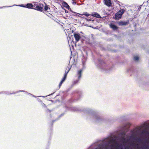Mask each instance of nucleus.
Instances as JSON below:
<instances>
[{
    "mask_svg": "<svg viewBox=\"0 0 149 149\" xmlns=\"http://www.w3.org/2000/svg\"><path fill=\"white\" fill-rule=\"evenodd\" d=\"M66 110L71 111H80L83 112L87 115V118L93 121L99 123L102 122L103 119L99 115L98 113L95 110L89 108H83L78 109L74 107H65Z\"/></svg>",
    "mask_w": 149,
    "mask_h": 149,
    "instance_id": "nucleus-1",
    "label": "nucleus"
},
{
    "mask_svg": "<svg viewBox=\"0 0 149 149\" xmlns=\"http://www.w3.org/2000/svg\"><path fill=\"white\" fill-rule=\"evenodd\" d=\"M98 64L96 65L102 71L106 73H109L113 68L112 67L108 68L105 62L100 59L98 60Z\"/></svg>",
    "mask_w": 149,
    "mask_h": 149,
    "instance_id": "nucleus-2",
    "label": "nucleus"
},
{
    "mask_svg": "<svg viewBox=\"0 0 149 149\" xmlns=\"http://www.w3.org/2000/svg\"><path fill=\"white\" fill-rule=\"evenodd\" d=\"M82 70H78L77 72V75L78 76V79L74 81L72 83V85L74 86L77 84L80 79L81 76Z\"/></svg>",
    "mask_w": 149,
    "mask_h": 149,
    "instance_id": "nucleus-3",
    "label": "nucleus"
},
{
    "mask_svg": "<svg viewBox=\"0 0 149 149\" xmlns=\"http://www.w3.org/2000/svg\"><path fill=\"white\" fill-rule=\"evenodd\" d=\"M43 5L41 3H39L38 4L35 5V8H34V9L38 11L42 12L43 10Z\"/></svg>",
    "mask_w": 149,
    "mask_h": 149,
    "instance_id": "nucleus-4",
    "label": "nucleus"
},
{
    "mask_svg": "<svg viewBox=\"0 0 149 149\" xmlns=\"http://www.w3.org/2000/svg\"><path fill=\"white\" fill-rule=\"evenodd\" d=\"M129 23V21L127 20L126 21H121L119 22L118 24L120 26H126Z\"/></svg>",
    "mask_w": 149,
    "mask_h": 149,
    "instance_id": "nucleus-5",
    "label": "nucleus"
},
{
    "mask_svg": "<svg viewBox=\"0 0 149 149\" xmlns=\"http://www.w3.org/2000/svg\"><path fill=\"white\" fill-rule=\"evenodd\" d=\"M74 36L77 42H78L81 38L80 36V34L78 33H74Z\"/></svg>",
    "mask_w": 149,
    "mask_h": 149,
    "instance_id": "nucleus-6",
    "label": "nucleus"
},
{
    "mask_svg": "<svg viewBox=\"0 0 149 149\" xmlns=\"http://www.w3.org/2000/svg\"><path fill=\"white\" fill-rule=\"evenodd\" d=\"M83 58L82 59L83 67L82 69L80 70H82V71L86 68V58H85L84 56L83 57Z\"/></svg>",
    "mask_w": 149,
    "mask_h": 149,
    "instance_id": "nucleus-7",
    "label": "nucleus"
},
{
    "mask_svg": "<svg viewBox=\"0 0 149 149\" xmlns=\"http://www.w3.org/2000/svg\"><path fill=\"white\" fill-rule=\"evenodd\" d=\"M35 6V4H34L33 5L31 3H28L26 4V8L29 9H34V8H33V7Z\"/></svg>",
    "mask_w": 149,
    "mask_h": 149,
    "instance_id": "nucleus-8",
    "label": "nucleus"
},
{
    "mask_svg": "<svg viewBox=\"0 0 149 149\" xmlns=\"http://www.w3.org/2000/svg\"><path fill=\"white\" fill-rule=\"evenodd\" d=\"M62 5L64 7L66 8L68 10H71L70 6L66 2L63 1L62 3Z\"/></svg>",
    "mask_w": 149,
    "mask_h": 149,
    "instance_id": "nucleus-9",
    "label": "nucleus"
},
{
    "mask_svg": "<svg viewBox=\"0 0 149 149\" xmlns=\"http://www.w3.org/2000/svg\"><path fill=\"white\" fill-rule=\"evenodd\" d=\"M104 4L108 7L111 6V0H104Z\"/></svg>",
    "mask_w": 149,
    "mask_h": 149,
    "instance_id": "nucleus-10",
    "label": "nucleus"
},
{
    "mask_svg": "<svg viewBox=\"0 0 149 149\" xmlns=\"http://www.w3.org/2000/svg\"><path fill=\"white\" fill-rule=\"evenodd\" d=\"M91 15L94 17H95L97 18H99L100 19L102 18V17L100 15L96 12H93Z\"/></svg>",
    "mask_w": 149,
    "mask_h": 149,
    "instance_id": "nucleus-11",
    "label": "nucleus"
},
{
    "mask_svg": "<svg viewBox=\"0 0 149 149\" xmlns=\"http://www.w3.org/2000/svg\"><path fill=\"white\" fill-rule=\"evenodd\" d=\"M4 94L7 95H12L13 94H15V93H13V92L12 93H10V92L8 91H2L1 92H0V94Z\"/></svg>",
    "mask_w": 149,
    "mask_h": 149,
    "instance_id": "nucleus-12",
    "label": "nucleus"
},
{
    "mask_svg": "<svg viewBox=\"0 0 149 149\" xmlns=\"http://www.w3.org/2000/svg\"><path fill=\"white\" fill-rule=\"evenodd\" d=\"M19 6L21 7H22L25 8H26V5H24L23 4H21L19 5H13L12 6H3V7H0V8H5V7H11L14 6Z\"/></svg>",
    "mask_w": 149,
    "mask_h": 149,
    "instance_id": "nucleus-13",
    "label": "nucleus"
},
{
    "mask_svg": "<svg viewBox=\"0 0 149 149\" xmlns=\"http://www.w3.org/2000/svg\"><path fill=\"white\" fill-rule=\"evenodd\" d=\"M67 110H65L64 113H63L61 114L60 116H59L55 120H54L52 121V125H53V123L56 121L58 120H59L60 118H61L62 116H63L65 113V112H67Z\"/></svg>",
    "mask_w": 149,
    "mask_h": 149,
    "instance_id": "nucleus-14",
    "label": "nucleus"
},
{
    "mask_svg": "<svg viewBox=\"0 0 149 149\" xmlns=\"http://www.w3.org/2000/svg\"><path fill=\"white\" fill-rule=\"evenodd\" d=\"M122 17V16L117 12L115 15V19L116 20H118L120 19Z\"/></svg>",
    "mask_w": 149,
    "mask_h": 149,
    "instance_id": "nucleus-15",
    "label": "nucleus"
},
{
    "mask_svg": "<svg viewBox=\"0 0 149 149\" xmlns=\"http://www.w3.org/2000/svg\"><path fill=\"white\" fill-rule=\"evenodd\" d=\"M110 26L114 30H116L118 29V27L116 25L113 24H110Z\"/></svg>",
    "mask_w": 149,
    "mask_h": 149,
    "instance_id": "nucleus-16",
    "label": "nucleus"
},
{
    "mask_svg": "<svg viewBox=\"0 0 149 149\" xmlns=\"http://www.w3.org/2000/svg\"><path fill=\"white\" fill-rule=\"evenodd\" d=\"M19 92H24L25 93L26 95H30V94H31L30 93H28V92L26 91H23V90H19L18 91H16L15 92H13V93H18Z\"/></svg>",
    "mask_w": 149,
    "mask_h": 149,
    "instance_id": "nucleus-17",
    "label": "nucleus"
},
{
    "mask_svg": "<svg viewBox=\"0 0 149 149\" xmlns=\"http://www.w3.org/2000/svg\"><path fill=\"white\" fill-rule=\"evenodd\" d=\"M125 11V10L124 9H122L120 10L118 12L122 16L124 13Z\"/></svg>",
    "mask_w": 149,
    "mask_h": 149,
    "instance_id": "nucleus-18",
    "label": "nucleus"
},
{
    "mask_svg": "<svg viewBox=\"0 0 149 149\" xmlns=\"http://www.w3.org/2000/svg\"><path fill=\"white\" fill-rule=\"evenodd\" d=\"M143 126L144 127H146L149 126V122L148 121H146L144 122L143 124Z\"/></svg>",
    "mask_w": 149,
    "mask_h": 149,
    "instance_id": "nucleus-19",
    "label": "nucleus"
},
{
    "mask_svg": "<svg viewBox=\"0 0 149 149\" xmlns=\"http://www.w3.org/2000/svg\"><path fill=\"white\" fill-rule=\"evenodd\" d=\"M65 79H65L63 77L62 78V79L61 80V81L59 84V88H60V87L61 86L62 84L64 82V81L65 80Z\"/></svg>",
    "mask_w": 149,
    "mask_h": 149,
    "instance_id": "nucleus-20",
    "label": "nucleus"
},
{
    "mask_svg": "<svg viewBox=\"0 0 149 149\" xmlns=\"http://www.w3.org/2000/svg\"><path fill=\"white\" fill-rule=\"evenodd\" d=\"M80 15H84L86 16L87 17H88V16H89L90 15H91L90 14L88 13L87 12H84L82 14H80Z\"/></svg>",
    "mask_w": 149,
    "mask_h": 149,
    "instance_id": "nucleus-21",
    "label": "nucleus"
},
{
    "mask_svg": "<svg viewBox=\"0 0 149 149\" xmlns=\"http://www.w3.org/2000/svg\"><path fill=\"white\" fill-rule=\"evenodd\" d=\"M70 69V68L68 70V71L67 72H65V74H64V76L63 77V78H64L65 79H66L67 74L68 73V72H69V71Z\"/></svg>",
    "mask_w": 149,
    "mask_h": 149,
    "instance_id": "nucleus-22",
    "label": "nucleus"
},
{
    "mask_svg": "<svg viewBox=\"0 0 149 149\" xmlns=\"http://www.w3.org/2000/svg\"><path fill=\"white\" fill-rule=\"evenodd\" d=\"M40 104L41 105V106L44 108H47V106L44 103L42 102H41L40 103Z\"/></svg>",
    "mask_w": 149,
    "mask_h": 149,
    "instance_id": "nucleus-23",
    "label": "nucleus"
},
{
    "mask_svg": "<svg viewBox=\"0 0 149 149\" xmlns=\"http://www.w3.org/2000/svg\"><path fill=\"white\" fill-rule=\"evenodd\" d=\"M48 9H50V8L49 7V6L47 5H46L44 7V10L45 11H46Z\"/></svg>",
    "mask_w": 149,
    "mask_h": 149,
    "instance_id": "nucleus-24",
    "label": "nucleus"
},
{
    "mask_svg": "<svg viewBox=\"0 0 149 149\" xmlns=\"http://www.w3.org/2000/svg\"><path fill=\"white\" fill-rule=\"evenodd\" d=\"M142 134L143 135H148L149 134V132L145 131L142 132Z\"/></svg>",
    "mask_w": 149,
    "mask_h": 149,
    "instance_id": "nucleus-25",
    "label": "nucleus"
},
{
    "mask_svg": "<svg viewBox=\"0 0 149 149\" xmlns=\"http://www.w3.org/2000/svg\"><path fill=\"white\" fill-rule=\"evenodd\" d=\"M121 148H124V149H130V147L129 146L125 147L124 145H123L121 146Z\"/></svg>",
    "mask_w": 149,
    "mask_h": 149,
    "instance_id": "nucleus-26",
    "label": "nucleus"
},
{
    "mask_svg": "<svg viewBox=\"0 0 149 149\" xmlns=\"http://www.w3.org/2000/svg\"><path fill=\"white\" fill-rule=\"evenodd\" d=\"M55 93V92H53V93H51L50 94H49V95H47V96H39L38 97H45L49 96H51V95H53Z\"/></svg>",
    "mask_w": 149,
    "mask_h": 149,
    "instance_id": "nucleus-27",
    "label": "nucleus"
},
{
    "mask_svg": "<svg viewBox=\"0 0 149 149\" xmlns=\"http://www.w3.org/2000/svg\"><path fill=\"white\" fill-rule=\"evenodd\" d=\"M70 11L73 13H74V14L73 15L74 16H76L77 15V14H79V15H80V14H79V13H77L76 12H73V11H72V10H70Z\"/></svg>",
    "mask_w": 149,
    "mask_h": 149,
    "instance_id": "nucleus-28",
    "label": "nucleus"
},
{
    "mask_svg": "<svg viewBox=\"0 0 149 149\" xmlns=\"http://www.w3.org/2000/svg\"><path fill=\"white\" fill-rule=\"evenodd\" d=\"M134 60L135 61H138L139 59V58L137 56H134Z\"/></svg>",
    "mask_w": 149,
    "mask_h": 149,
    "instance_id": "nucleus-29",
    "label": "nucleus"
},
{
    "mask_svg": "<svg viewBox=\"0 0 149 149\" xmlns=\"http://www.w3.org/2000/svg\"><path fill=\"white\" fill-rule=\"evenodd\" d=\"M86 21H92L93 22V21H94V20L92 19L91 18H90V19L86 18Z\"/></svg>",
    "mask_w": 149,
    "mask_h": 149,
    "instance_id": "nucleus-30",
    "label": "nucleus"
},
{
    "mask_svg": "<svg viewBox=\"0 0 149 149\" xmlns=\"http://www.w3.org/2000/svg\"><path fill=\"white\" fill-rule=\"evenodd\" d=\"M120 140L121 141H123L124 142H125L126 141L125 139L124 138V137H123V139H120Z\"/></svg>",
    "mask_w": 149,
    "mask_h": 149,
    "instance_id": "nucleus-31",
    "label": "nucleus"
},
{
    "mask_svg": "<svg viewBox=\"0 0 149 149\" xmlns=\"http://www.w3.org/2000/svg\"><path fill=\"white\" fill-rule=\"evenodd\" d=\"M37 100L38 101V102H39L40 103V104L41 102H42V100H41L39 99V98H38L37 99Z\"/></svg>",
    "mask_w": 149,
    "mask_h": 149,
    "instance_id": "nucleus-32",
    "label": "nucleus"
},
{
    "mask_svg": "<svg viewBox=\"0 0 149 149\" xmlns=\"http://www.w3.org/2000/svg\"><path fill=\"white\" fill-rule=\"evenodd\" d=\"M72 0V3L73 4H76V2H75V1L76 0Z\"/></svg>",
    "mask_w": 149,
    "mask_h": 149,
    "instance_id": "nucleus-33",
    "label": "nucleus"
},
{
    "mask_svg": "<svg viewBox=\"0 0 149 149\" xmlns=\"http://www.w3.org/2000/svg\"><path fill=\"white\" fill-rule=\"evenodd\" d=\"M137 140L139 142L141 141V139L139 138H137Z\"/></svg>",
    "mask_w": 149,
    "mask_h": 149,
    "instance_id": "nucleus-34",
    "label": "nucleus"
},
{
    "mask_svg": "<svg viewBox=\"0 0 149 149\" xmlns=\"http://www.w3.org/2000/svg\"><path fill=\"white\" fill-rule=\"evenodd\" d=\"M62 8L65 10V13H68V11L67 10H65V9H64L63 7H62Z\"/></svg>",
    "mask_w": 149,
    "mask_h": 149,
    "instance_id": "nucleus-35",
    "label": "nucleus"
},
{
    "mask_svg": "<svg viewBox=\"0 0 149 149\" xmlns=\"http://www.w3.org/2000/svg\"><path fill=\"white\" fill-rule=\"evenodd\" d=\"M116 1V3L117 4H118L119 6H120V4H119V3H120V2L116 0H115Z\"/></svg>",
    "mask_w": 149,
    "mask_h": 149,
    "instance_id": "nucleus-36",
    "label": "nucleus"
},
{
    "mask_svg": "<svg viewBox=\"0 0 149 149\" xmlns=\"http://www.w3.org/2000/svg\"><path fill=\"white\" fill-rule=\"evenodd\" d=\"M141 8V6H140L138 8L137 11H139Z\"/></svg>",
    "mask_w": 149,
    "mask_h": 149,
    "instance_id": "nucleus-37",
    "label": "nucleus"
},
{
    "mask_svg": "<svg viewBox=\"0 0 149 149\" xmlns=\"http://www.w3.org/2000/svg\"><path fill=\"white\" fill-rule=\"evenodd\" d=\"M30 95H31V96H33V97H36V96H35V95H34L31 94H30Z\"/></svg>",
    "mask_w": 149,
    "mask_h": 149,
    "instance_id": "nucleus-38",
    "label": "nucleus"
},
{
    "mask_svg": "<svg viewBox=\"0 0 149 149\" xmlns=\"http://www.w3.org/2000/svg\"><path fill=\"white\" fill-rule=\"evenodd\" d=\"M47 110H48L50 112H51V110L49 109H47Z\"/></svg>",
    "mask_w": 149,
    "mask_h": 149,
    "instance_id": "nucleus-39",
    "label": "nucleus"
},
{
    "mask_svg": "<svg viewBox=\"0 0 149 149\" xmlns=\"http://www.w3.org/2000/svg\"><path fill=\"white\" fill-rule=\"evenodd\" d=\"M130 70L131 71V70H130V69H128V71H130Z\"/></svg>",
    "mask_w": 149,
    "mask_h": 149,
    "instance_id": "nucleus-40",
    "label": "nucleus"
},
{
    "mask_svg": "<svg viewBox=\"0 0 149 149\" xmlns=\"http://www.w3.org/2000/svg\"><path fill=\"white\" fill-rule=\"evenodd\" d=\"M125 135H126V133H124V136H125Z\"/></svg>",
    "mask_w": 149,
    "mask_h": 149,
    "instance_id": "nucleus-41",
    "label": "nucleus"
},
{
    "mask_svg": "<svg viewBox=\"0 0 149 149\" xmlns=\"http://www.w3.org/2000/svg\"><path fill=\"white\" fill-rule=\"evenodd\" d=\"M36 3V2H34V3Z\"/></svg>",
    "mask_w": 149,
    "mask_h": 149,
    "instance_id": "nucleus-42",
    "label": "nucleus"
},
{
    "mask_svg": "<svg viewBox=\"0 0 149 149\" xmlns=\"http://www.w3.org/2000/svg\"><path fill=\"white\" fill-rule=\"evenodd\" d=\"M77 5H79L78 3H77Z\"/></svg>",
    "mask_w": 149,
    "mask_h": 149,
    "instance_id": "nucleus-43",
    "label": "nucleus"
},
{
    "mask_svg": "<svg viewBox=\"0 0 149 149\" xmlns=\"http://www.w3.org/2000/svg\"><path fill=\"white\" fill-rule=\"evenodd\" d=\"M88 26L91 27V26Z\"/></svg>",
    "mask_w": 149,
    "mask_h": 149,
    "instance_id": "nucleus-44",
    "label": "nucleus"
},
{
    "mask_svg": "<svg viewBox=\"0 0 149 149\" xmlns=\"http://www.w3.org/2000/svg\"><path fill=\"white\" fill-rule=\"evenodd\" d=\"M79 96H80V94H79Z\"/></svg>",
    "mask_w": 149,
    "mask_h": 149,
    "instance_id": "nucleus-45",
    "label": "nucleus"
},
{
    "mask_svg": "<svg viewBox=\"0 0 149 149\" xmlns=\"http://www.w3.org/2000/svg\"><path fill=\"white\" fill-rule=\"evenodd\" d=\"M51 101L52 102V101H53V100H51Z\"/></svg>",
    "mask_w": 149,
    "mask_h": 149,
    "instance_id": "nucleus-46",
    "label": "nucleus"
}]
</instances>
